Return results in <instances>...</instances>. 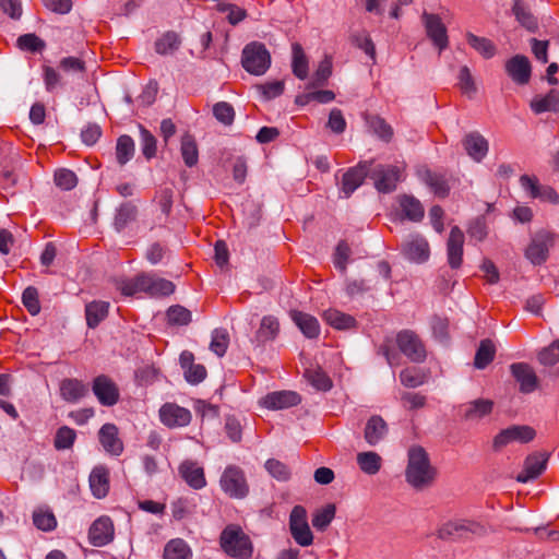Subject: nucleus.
I'll list each match as a JSON object with an SVG mask.
<instances>
[{"label": "nucleus", "mask_w": 559, "mask_h": 559, "mask_svg": "<svg viewBox=\"0 0 559 559\" xmlns=\"http://www.w3.org/2000/svg\"><path fill=\"white\" fill-rule=\"evenodd\" d=\"M436 471L431 466L428 454L420 447L408 451L406 479L415 488H424L432 483Z\"/></svg>", "instance_id": "f257e3e1"}, {"label": "nucleus", "mask_w": 559, "mask_h": 559, "mask_svg": "<svg viewBox=\"0 0 559 559\" xmlns=\"http://www.w3.org/2000/svg\"><path fill=\"white\" fill-rule=\"evenodd\" d=\"M221 547L230 557L249 559L253 554L250 537L238 525H228L221 534Z\"/></svg>", "instance_id": "f03ea898"}, {"label": "nucleus", "mask_w": 559, "mask_h": 559, "mask_svg": "<svg viewBox=\"0 0 559 559\" xmlns=\"http://www.w3.org/2000/svg\"><path fill=\"white\" fill-rule=\"evenodd\" d=\"M369 177L379 192L388 193L395 190L397 182L403 180V165H382L368 162Z\"/></svg>", "instance_id": "7ed1b4c3"}, {"label": "nucleus", "mask_w": 559, "mask_h": 559, "mask_svg": "<svg viewBox=\"0 0 559 559\" xmlns=\"http://www.w3.org/2000/svg\"><path fill=\"white\" fill-rule=\"evenodd\" d=\"M241 63L250 74L263 75L271 66V55L264 44L252 41L245 46Z\"/></svg>", "instance_id": "20e7f679"}, {"label": "nucleus", "mask_w": 559, "mask_h": 559, "mask_svg": "<svg viewBox=\"0 0 559 559\" xmlns=\"http://www.w3.org/2000/svg\"><path fill=\"white\" fill-rule=\"evenodd\" d=\"M219 486L225 495L233 499H243L249 492V486L242 469L228 465L219 478Z\"/></svg>", "instance_id": "39448f33"}, {"label": "nucleus", "mask_w": 559, "mask_h": 559, "mask_svg": "<svg viewBox=\"0 0 559 559\" xmlns=\"http://www.w3.org/2000/svg\"><path fill=\"white\" fill-rule=\"evenodd\" d=\"M555 234L542 229L537 231L531 239L525 249V258L534 265H540L548 259L549 249L555 243Z\"/></svg>", "instance_id": "423d86ee"}, {"label": "nucleus", "mask_w": 559, "mask_h": 559, "mask_svg": "<svg viewBox=\"0 0 559 559\" xmlns=\"http://www.w3.org/2000/svg\"><path fill=\"white\" fill-rule=\"evenodd\" d=\"M289 531L295 542L307 547L313 543V534L307 520V511L301 506L293 508L289 515Z\"/></svg>", "instance_id": "0eeeda50"}, {"label": "nucleus", "mask_w": 559, "mask_h": 559, "mask_svg": "<svg viewBox=\"0 0 559 559\" xmlns=\"http://www.w3.org/2000/svg\"><path fill=\"white\" fill-rule=\"evenodd\" d=\"M400 350L412 361L421 362L426 358V348L417 334L409 330L401 331L396 336Z\"/></svg>", "instance_id": "6e6552de"}, {"label": "nucleus", "mask_w": 559, "mask_h": 559, "mask_svg": "<svg viewBox=\"0 0 559 559\" xmlns=\"http://www.w3.org/2000/svg\"><path fill=\"white\" fill-rule=\"evenodd\" d=\"M160 423L168 428L186 427L192 419L191 412L176 403H165L158 411Z\"/></svg>", "instance_id": "1a4fd4ad"}, {"label": "nucleus", "mask_w": 559, "mask_h": 559, "mask_svg": "<svg viewBox=\"0 0 559 559\" xmlns=\"http://www.w3.org/2000/svg\"><path fill=\"white\" fill-rule=\"evenodd\" d=\"M92 390L98 402L104 406H114L119 401V388L115 381L106 374L97 376L93 380Z\"/></svg>", "instance_id": "9d476101"}, {"label": "nucleus", "mask_w": 559, "mask_h": 559, "mask_svg": "<svg viewBox=\"0 0 559 559\" xmlns=\"http://www.w3.org/2000/svg\"><path fill=\"white\" fill-rule=\"evenodd\" d=\"M421 20L427 36L439 49V52L444 50L448 47L449 39L447 34V27L441 21V19L436 14L424 12Z\"/></svg>", "instance_id": "9b49d317"}, {"label": "nucleus", "mask_w": 559, "mask_h": 559, "mask_svg": "<svg viewBox=\"0 0 559 559\" xmlns=\"http://www.w3.org/2000/svg\"><path fill=\"white\" fill-rule=\"evenodd\" d=\"M535 437V430L530 426H511L501 430L493 439V447L501 449L511 442L527 443Z\"/></svg>", "instance_id": "f8f14e48"}, {"label": "nucleus", "mask_w": 559, "mask_h": 559, "mask_svg": "<svg viewBox=\"0 0 559 559\" xmlns=\"http://www.w3.org/2000/svg\"><path fill=\"white\" fill-rule=\"evenodd\" d=\"M521 187L531 198L539 199L551 204L559 203V194L549 186H540L536 177L523 175L520 178Z\"/></svg>", "instance_id": "ddd939ff"}, {"label": "nucleus", "mask_w": 559, "mask_h": 559, "mask_svg": "<svg viewBox=\"0 0 559 559\" xmlns=\"http://www.w3.org/2000/svg\"><path fill=\"white\" fill-rule=\"evenodd\" d=\"M114 523L108 516H100L93 522L88 532V539L93 546L102 547L114 539Z\"/></svg>", "instance_id": "4468645a"}, {"label": "nucleus", "mask_w": 559, "mask_h": 559, "mask_svg": "<svg viewBox=\"0 0 559 559\" xmlns=\"http://www.w3.org/2000/svg\"><path fill=\"white\" fill-rule=\"evenodd\" d=\"M300 401L299 394L294 391H275L262 397L259 404L267 409L276 411L296 406Z\"/></svg>", "instance_id": "2eb2a0df"}, {"label": "nucleus", "mask_w": 559, "mask_h": 559, "mask_svg": "<svg viewBox=\"0 0 559 559\" xmlns=\"http://www.w3.org/2000/svg\"><path fill=\"white\" fill-rule=\"evenodd\" d=\"M531 71L530 60L523 55H516L506 62V72L516 84L524 85L528 83Z\"/></svg>", "instance_id": "dca6fc26"}, {"label": "nucleus", "mask_w": 559, "mask_h": 559, "mask_svg": "<svg viewBox=\"0 0 559 559\" xmlns=\"http://www.w3.org/2000/svg\"><path fill=\"white\" fill-rule=\"evenodd\" d=\"M178 472L191 488L199 490L206 486L204 469L198 462L186 460L179 465Z\"/></svg>", "instance_id": "f3484780"}, {"label": "nucleus", "mask_w": 559, "mask_h": 559, "mask_svg": "<svg viewBox=\"0 0 559 559\" xmlns=\"http://www.w3.org/2000/svg\"><path fill=\"white\" fill-rule=\"evenodd\" d=\"M98 439L107 453L119 456L123 452V442L119 438V432L116 425H103L98 431Z\"/></svg>", "instance_id": "a211bd4d"}, {"label": "nucleus", "mask_w": 559, "mask_h": 559, "mask_svg": "<svg viewBox=\"0 0 559 559\" xmlns=\"http://www.w3.org/2000/svg\"><path fill=\"white\" fill-rule=\"evenodd\" d=\"M140 286L143 293L153 297L169 296L175 290V285L165 278L152 274H141Z\"/></svg>", "instance_id": "6ab92c4d"}, {"label": "nucleus", "mask_w": 559, "mask_h": 559, "mask_svg": "<svg viewBox=\"0 0 559 559\" xmlns=\"http://www.w3.org/2000/svg\"><path fill=\"white\" fill-rule=\"evenodd\" d=\"M464 234L454 226L447 242L448 263L452 269H459L463 262Z\"/></svg>", "instance_id": "aec40b11"}, {"label": "nucleus", "mask_w": 559, "mask_h": 559, "mask_svg": "<svg viewBox=\"0 0 559 559\" xmlns=\"http://www.w3.org/2000/svg\"><path fill=\"white\" fill-rule=\"evenodd\" d=\"M547 455L544 452L533 453L525 459L523 471L518 475L520 483H527L538 477L547 465Z\"/></svg>", "instance_id": "412c9836"}, {"label": "nucleus", "mask_w": 559, "mask_h": 559, "mask_svg": "<svg viewBox=\"0 0 559 559\" xmlns=\"http://www.w3.org/2000/svg\"><path fill=\"white\" fill-rule=\"evenodd\" d=\"M511 373L520 384V391L523 393H531L537 386V377L533 368L524 362L512 364Z\"/></svg>", "instance_id": "4be33fe9"}, {"label": "nucleus", "mask_w": 559, "mask_h": 559, "mask_svg": "<svg viewBox=\"0 0 559 559\" xmlns=\"http://www.w3.org/2000/svg\"><path fill=\"white\" fill-rule=\"evenodd\" d=\"M403 250L409 260L417 263L427 261L430 254L428 241L419 235L412 236L405 242Z\"/></svg>", "instance_id": "5701e85b"}, {"label": "nucleus", "mask_w": 559, "mask_h": 559, "mask_svg": "<svg viewBox=\"0 0 559 559\" xmlns=\"http://www.w3.org/2000/svg\"><path fill=\"white\" fill-rule=\"evenodd\" d=\"M369 176L368 162L360 163L357 167L350 168L343 175L342 191L348 198Z\"/></svg>", "instance_id": "b1692460"}, {"label": "nucleus", "mask_w": 559, "mask_h": 559, "mask_svg": "<svg viewBox=\"0 0 559 559\" xmlns=\"http://www.w3.org/2000/svg\"><path fill=\"white\" fill-rule=\"evenodd\" d=\"M290 318L299 328L301 333L308 338H317L320 334V324L316 317L298 311H290Z\"/></svg>", "instance_id": "393cba45"}, {"label": "nucleus", "mask_w": 559, "mask_h": 559, "mask_svg": "<svg viewBox=\"0 0 559 559\" xmlns=\"http://www.w3.org/2000/svg\"><path fill=\"white\" fill-rule=\"evenodd\" d=\"M90 487L95 498L102 499L109 491V471L107 467L99 465L93 468L90 475Z\"/></svg>", "instance_id": "a878e982"}, {"label": "nucleus", "mask_w": 559, "mask_h": 559, "mask_svg": "<svg viewBox=\"0 0 559 559\" xmlns=\"http://www.w3.org/2000/svg\"><path fill=\"white\" fill-rule=\"evenodd\" d=\"M463 145L475 162L483 160L488 153L487 140L477 132L468 133L463 140Z\"/></svg>", "instance_id": "bb28decb"}, {"label": "nucleus", "mask_w": 559, "mask_h": 559, "mask_svg": "<svg viewBox=\"0 0 559 559\" xmlns=\"http://www.w3.org/2000/svg\"><path fill=\"white\" fill-rule=\"evenodd\" d=\"M492 407V401L478 399L462 405L460 412L466 420H478L489 415Z\"/></svg>", "instance_id": "cd10ccee"}, {"label": "nucleus", "mask_w": 559, "mask_h": 559, "mask_svg": "<svg viewBox=\"0 0 559 559\" xmlns=\"http://www.w3.org/2000/svg\"><path fill=\"white\" fill-rule=\"evenodd\" d=\"M87 392V385L78 379H64L60 383V395L68 403L79 402Z\"/></svg>", "instance_id": "c85d7f7f"}, {"label": "nucleus", "mask_w": 559, "mask_h": 559, "mask_svg": "<svg viewBox=\"0 0 559 559\" xmlns=\"http://www.w3.org/2000/svg\"><path fill=\"white\" fill-rule=\"evenodd\" d=\"M292 71L299 80H306L309 73V60L298 43L292 45Z\"/></svg>", "instance_id": "c756f323"}, {"label": "nucleus", "mask_w": 559, "mask_h": 559, "mask_svg": "<svg viewBox=\"0 0 559 559\" xmlns=\"http://www.w3.org/2000/svg\"><path fill=\"white\" fill-rule=\"evenodd\" d=\"M280 333V322L273 316H265L260 322V326L254 335V341L258 344H264L266 342L275 340Z\"/></svg>", "instance_id": "7c9ffc66"}, {"label": "nucleus", "mask_w": 559, "mask_h": 559, "mask_svg": "<svg viewBox=\"0 0 559 559\" xmlns=\"http://www.w3.org/2000/svg\"><path fill=\"white\" fill-rule=\"evenodd\" d=\"M399 204L405 218L413 222H420L424 217L425 210L420 201L412 195H401Z\"/></svg>", "instance_id": "2f4dec72"}, {"label": "nucleus", "mask_w": 559, "mask_h": 559, "mask_svg": "<svg viewBox=\"0 0 559 559\" xmlns=\"http://www.w3.org/2000/svg\"><path fill=\"white\" fill-rule=\"evenodd\" d=\"M388 427L380 416H372L366 424L365 439L370 445H376L386 435Z\"/></svg>", "instance_id": "473e14b6"}, {"label": "nucleus", "mask_w": 559, "mask_h": 559, "mask_svg": "<svg viewBox=\"0 0 559 559\" xmlns=\"http://www.w3.org/2000/svg\"><path fill=\"white\" fill-rule=\"evenodd\" d=\"M109 302L95 300L86 305V323L90 328H96L108 314Z\"/></svg>", "instance_id": "72a5a7b5"}, {"label": "nucleus", "mask_w": 559, "mask_h": 559, "mask_svg": "<svg viewBox=\"0 0 559 559\" xmlns=\"http://www.w3.org/2000/svg\"><path fill=\"white\" fill-rule=\"evenodd\" d=\"M164 559H191L192 550L190 546L181 538L169 540L164 548Z\"/></svg>", "instance_id": "f704fd0d"}, {"label": "nucleus", "mask_w": 559, "mask_h": 559, "mask_svg": "<svg viewBox=\"0 0 559 559\" xmlns=\"http://www.w3.org/2000/svg\"><path fill=\"white\" fill-rule=\"evenodd\" d=\"M323 319L328 324L337 330H348L356 325L354 317L336 309H329L324 311Z\"/></svg>", "instance_id": "c9c22d12"}, {"label": "nucleus", "mask_w": 559, "mask_h": 559, "mask_svg": "<svg viewBox=\"0 0 559 559\" xmlns=\"http://www.w3.org/2000/svg\"><path fill=\"white\" fill-rule=\"evenodd\" d=\"M420 177L435 194L439 197H445L448 194L449 186L443 175L426 169L420 173Z\"/></svg>", "instance_id": "e433bc0d"}, {"label": "nucleus", "mask_w": 559, "mask_h": 559, "mask_svg": "<svg viewBox=\"0 0 559 559\" xmlns=\"http://www.w3.org/2000/svg\"><path fill=\"white\" fill-rule=\"evenodd\" d=\"M559 106V92L550 91L545 96L535 97L531 102V108L535 114H542L545 111L556 110Z\"/></svg>", "instance_id": "4c0bfd02"}, {"label": "nucleus", "mask_w": 559, "mask_h": 559, "mask_svg": "<svg viewBox=\"0 0 559 559\" xmlns=\"http://www.w3.org/2000/svg\"><path fill=\"white\" fill-rule=\"evenodd\" d=\"M366 123L369 128V130L379 136L381 140L389 142L393 136V130L390 124L385 122L384 119H382L379 116L373 115H367L365 117Z\"/></svg>", "instance_id": "58836bf2"}, {"label": "nucleus", "mask_w": 559, "mask_h": 559, "mask_svg": "<svg viewBox=\"0 0 559 559\" xmlns=\"http://www.w3.org/2000/svg\"><path fill=\"white\" fill-rule=\"evenodd\" d=\"M381 456L376 452L368 451L357 454V464L359 468L368 475L377 474L381 468Z\"/></svg>", "instance_id": "ea45409f"}, {"label": "nucleus", "mask_w": 559, "mask_h": 559, "mask_svg": "<svg viewBox=\"0 0 559 559\" xmlns=\"http://www.w3.org/2000/svg\"><path fill=\"white\" fill-rule=\"evenodd\" d=\"M138 209L131 203H122L116 213L114 226L117 231L123 230L136 218Z\"/></svg>", "instance_id": "a19ab883"}, {"label": "nucleus", "mask_w": 559, "mask_h": 559, "mask_svg": "<svg viewBox=\"0 0 559 559\" xmlns=\"http://www.w3.org/2000/svg\"><path fill=\"white\" fill-rule=\"evenodd\" d=\"M180 151L183 162L188 167H193L194 165H197L199 160V151L195 140L192 135L185 134L181 138Z\"/></svg>", "instance_id": "79ce46f5"}, {"label": "nucleus", "mask_w": 559, "mask_h": 559, "mask_svg": "<svg viewBox=\"0 0 559 559\" xmlns=\"http://www.w3.org/2000/svg\"><path fill=\"white\" fill-rule=\"evenodd\" d=\"M468 45L474 48L484 58H492L496 53V47L493 43L485 37L476 36L472 33L466 34Z\"/></svg>", "instance_id": "37998d69"}, {"label": "nucleus", "mask_w": 559, "mask_h": 559, "mask_svg": "<svg viewBox=\"0 0 559 559\" xmlns=\"http://www.w3.org/2000/svg\"><path fill=\"white\" fill-rule=\"evenodd\" d=\"M305 377L319 391H329L332 388L331 378L319 367L307 369Z\"/></svg>", "instance_id": "c03bdc74"}, {"label": "nucleus", "mask_w": 559, "mask_h": 559, "mask_svg": "<svg viewBox=\"0 0 559 559\" xmlns=\"http://www.w3.org/2000/svg\"><path fill=\"white\" fill-rule=\"evenodd\" d=\"M495 354L496 348L493 343L490 340L481 341L475 355V367L484 369L493 360Z\"/></svg>", "instance_id": "a18cd8bd"}, {"label": "nucleus", "mask_w": 559, "mask_h": 559, "mask_svg": "<svg viewBox=\"0 0 559 559\" xmlns=\"http://www.w3.org/2000/svg\"><path fill=\"white\" fill-rule=\"evenodd\" d=\"M134 155V141L129 135H121L117 140L116 157L120 165L127 164Z\"/></svg>", "instance_id": "49530a36"}, {"label": "nucleus", "mask_w": 559, "mask_h": 559, "mask_svg": "<svg viewBox=\"0 0 559 559\" xmlns=\"http://www.w3.org/2000/svg\"><path fill=\"white\" fill-rule=\"evenodd\" d=\"M469 531L465 521H449L444 523L438 531L440 538H460Z\"/></svg>", "instance_id": "de8ad7c7"}, {"label": "nucleus", "mask_w": 559, "mask_h": 559, "mask_svg": "<svg viewBox=\"0 0 559 559\" xmlns=\"http://www.w3.org/2000/svg\"><path fill=\"white\" fill-rule=\"evenodd\" d=\"M335 516V506L326 504L317 510L312 516V525L318 531H324Z\"/></svg>", "instance_id": "09e8293b"}, {"label": "nucleus", "mask_w": 559, "mask_h": 559, "mask_svg": "<svg viewBox=\"0 0 559 559\" xmlns=\"http://www.w3.org/2000/svg\"><path fill=\"white\" fill-rule=\"evenodd\" d=\"M179 35L175 32L164 34L155 44L156 51L160 55H168L180 46Z\"/></svg>", "instance_id": "8fccbe9b"}, {"label": "nucleus", "mask_w": 559, "mask_h": 559, "mask_svg": "<svg viewBox=\"0 0 559 559\" xmlns=\"http://www.w3.org/2000/svg\"><path fill=\"white\" fill-rule=\"evenodd\" d=\"M75 439V430L68 426H62L56 432L53 445L57 450H68L72 448Z\"/></svg>", "instance_id": "3c124183"}, {"label": "nucleus", "mask_w": 559, "mask_h": 559, "mask_svg": "<svg viewBox=\"0 0 559 559\" xmlns=\"http://www.w3.org/2000/svg\"><path fill=\"white\" fill-rule=\"evenodd\" d=\"M400 380L407 388H417L426 382V374L418 368H405L400 373Z\"/></svg>", "instance_id": "603ef678"}, {"label": "nucleus", "mask_w": 559, "mask_h": 559, "mask_svg": "<svg viewBox=\"0 0 559 559\" xmlns=\"http://www.w3.org/2000/svg\"><path fill=\"white\" fill-rule=\"evenodd\" d=\"M34 525L41 531L48 532L55 530L57 520L49 510L38 509L33 513Z\"/></svg>", "instance_id": "864d4df0"}, {"label": "nucleus", "mask_w": 559, "mask_h": 559, "mask_svg": "<svg viewBox=\"0 0 559 559\" xmlns=\"http://www.w3.org/2000/svg\"><path fill=\"white\" fill-rule=\"evenodd\" d=\"M332 74V57L325 55L324 58L319 62L318 69L316 70L311 86H322L326 83L328 79Z\"/></svg>", "instance_id": "5fc2aeb1"}, {"label": "nucleus", "mask_w": 559, "mask_h": 559, "mask_svg": "<svg viewBox=\"0 0 559 559\" xmlns=\"http://www.w3.org/2000/svg\"><path fill=\"white\" fill-rule=\"evenodd\" d=\"M229 343L228 333L223 329H216L212 333L210 349L218 357L225 355Z\"/></svg>", "instance_id": "6e6d98bb"}, {"label": "nucleus", "mask_w": 559, "mask_h": 559, "mask_svg": "<svg viewBox=\"0 0 559 559\" xmlns=\"http://www.w3.org/2000/svg\"><path fill=\"white\" fill-rule=\"evenodd\" d=\"M257 91L260 93L261 97L265 100H270L281 96L284 92V82L283 81H271L264 84H258L255 86Z\"/></svg>", "instance_id": "4d7b16f0"}, {"label": "nucleus", "mask_w": 559, "mask_h": 559, "mask_svg": "<svg viewBox=\"0 0 559 559\" xmlns=\"http://www.w3.org/2000/svg\"><path fill=\"white\" fill-rule=\"evenodd\" d=\"M513 12L516 20L528 31H535L537 27L536 20L528 10L524 7L521 0H515L513 5Z\"/></svg>", "instance_id": "13d9d810"}, {"label": "nucleus", "mask_w": 559, "mask_h": 559, "mask_svg": "<svg viewBox=\"0 0 559 559\" xmlns=\"http://www.w3.org/2000/svg\"><path fill=\"white\" fill-rule=\"evenodd\" d=\"M217 11L227 13V21L231 25H237L241 21H243L247 16L246 10L239 8L236 4L231 3H218L216 5Z\"/></svg>", "instance_id": "bf43d9fd"}, {"label": "nucleus", "mask_w": 559, "mask_h": 559, "mask_svg": "<svg viewBox=\"0 0 559 559\" xmlns=\"http://www.w3.org/2000/svg\"><path fill=\"white\" fill-rule=\"evenodd\" d=\"M168 322L176 325H187L191 322V312L182 306H171L167 310Z\"/></svg>", "instance_id": "052dcab7"}, {"label": "nucleus", "mask_w": 559, "mask_h": 559, "mask_svg": "<svg viewBox=\"0 0 559 559\" xmlns=\"http://www.w3.org/2000/svg\"><path fill=\"white\" fill-rule=\"evenodd\" d=\"M53 179L56 186L66 191L73 189L78 183L76 175L72 170L64 168L58 169L55 173Z\"/></svg>", "instance_id": "680f3d73"}, {"label": "nucleus", "mask_w": 559, "mask_h": 559, "mask_svg": "<svg viewBox=\"0 0 559 559\" xmlns=\"http://www.w3.org/2000/svg\"><path fill=\"white\" fill-rule=\"evenodd\" d=\"M335 98V94L332 91L323 90V91H316L310 92L304 95H300L297 97L296 102L300 105H307L312 100H317L321 104H326L332 102Z\"/></svg>", "instance_id": "e2e57ef3"}, {"label": "nucleus", "mask_w": 559, "mask_h": 559, "mask_svg": "<svg viewBox=\"0 0 559 559\" xmlns=\"http://www.w3.org/2000/svg\"><path fill=\"white\" fill-rule=\"evenodd\" d=\"M457 80V84L463 94H466L471 97L476 93V85L468 67L464 66L460 69Z\"/></svg>", "instance_id": "0e129e2a"}, {"label": "nucleus", "mask_w": 559, "mask_h": 559, "mask_svg": "<svg viewBox=\"0 0 559 559\" xmlns=\"http://www.w3.org/2000/svg\"><path fill=\"white\" fill-rule=\"evenodd\" d=\"M140 134H141L142 153L147 159H151L156 155V150H157L156 139L143 126H140Z\"/></svg>", "instance_id": "69168bd1"}, {"label": "nucleus", "mask_w": 559, "mask_h": 559, "mask_svg": "<svg viewBox=\"0 0 559 559\" xmlns=\"http://www.w3.org/2000/svg\"><path fill=\"white\" fill-rule=\"evenodd\" d=\"M22 301L27 311L32 316H36L40 311L38 292L35 287H27L22 294Z\"/></svg>", "instance_id": "338daca9"}, {"label": "nucleus", "mask_w": 559, "mask_h": 559, "mask_svg": "<svg viewBox=\"0 0 559 559\" xmlns=\"http://www.w3.org/2000/svg\"><path fill=\"white\" fill-rule=\"evenodd\" d=\"M266 471L277 480L286 481L290 477L289 468L282 462L270 459L265 463Z\"/></svg>", "instance_id": "774afa93"}]
</instances>
